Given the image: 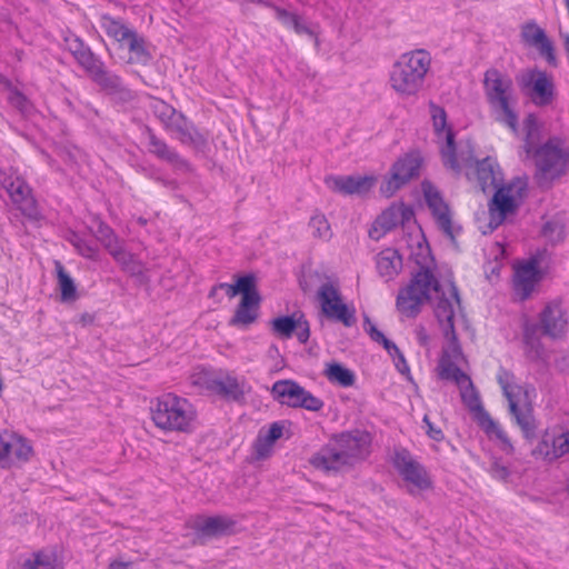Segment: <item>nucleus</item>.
Returning <instances> with one entry per match:
<instances>
[{"label":"nucleus","mask_w":569,"mask_h":569,"mask_svg":"<svg viewBox=\"0 0 569 569\" xmlns=\"http://www.w3.org/2000/svg\"><path fill=\"white\" fill-rule=\"evenodd\" d=\"M515 375L510 370L500 367L497 373V381L502 389L503 396L507 398L509 403V410L511 416L515 418L517 425L520 427L525 439L532 442L537 438V423L532 415L531 407L522 410L516 400V392L521 391V386L515 385Z\"/></svg>","instance_id":"nucleus-6"},{"label":"nucleus","mask_w":569,"mask_h":569,"mask_svg":"<svg viewBox=\"0 0 569 569\" xmlns=\"http://www.w3.org/2000/svg\"><path fill=\"white\" fill-rule=\"evenodd\" d=\"M77 62L90 78L104 64L100 57L93 53L91 49H88L82 54H80V57L77 59Z\"/></svg>","instance_id":"nucleus-47"},{"label":"nucleus","mask_w":569,"mask_h":569,"mask_svg":"<svg viewBox=\"0 0 569 569\" xmlns=\"http://www.w3.org/2000/svg\"><path fill=\"white\" fill-rule=\"evenodd\" d=\"M234 284L237 295H241V299L261 300L257 289V277L253 273L238 276Z\"/></svg>","instance_id":"nucleus-42"},{"label":"nucleus","mask_w":569,"mask_h":569,"mask_svg":"<svg viewBox=\"0 0 569 569\" xmlns=\"http://www.w3.org/2000/svg\"><path fill=\"white\" fill-rule=\"evenodd\" d=\"M244 382H239L237 378L231 376H226L224 378H213L207 382L209 390L216 392L228 401L234 402L244 401Z\"/></svg>","instance_id":"nucleus-24"},{"label":"nucleus","mask_w":569,"mask_h":569,"mask_svg":"<svg viewBox=\"0 0 569 569\" xmlns=\"http://www.w3.org/2000/svg\"><path fill=\"white\" fill-rule=\"evenodd\" d=\"M482 83L488 104L513 96L512 79L496 68H490L485 72Z\"/></svg>","instance_id":"nucleus-18"},{"label":"nucleus","mask_w":569,"mask_h":569,"mask_svg":"<svg viewBox=\"0 0 569 569\" xmlns=\"http://www.w3.org/2000/svg\"><path fill=\"white\" fill-rule=\"evenodd\" d=\"M2 187L17 210L31 221H39L43 218L32 188L20 176H8L2 180Z\"/></svg>","instance_id":"nucleus-10"},{"label":"nucleus","mask_w":569,"mask_h":569,"mask_svg":"<svg viewBox=\"0 0 569 569\" xmlns=\"http://www.w3.org/2000/svg\"><path fill=\"white\" fill-rule=\"evenodd\" d=\"M58 286L61 292L62 301H73L77 298V287L73 279L66 271L63 264L59 261H54Z\"/></svg>","instance_id":"nucleus-40"},{"label":"nucleus","mask_w":569,"mask_h":569,"mask_svg":"<svg viewBox=\"0 0 569 569\" xmlns=\"http://www.w3.org/2000/svg\"><path fill=\"white\" fill-rule=\"evenodd\" d=\"M67 240L74 247L77 252L91 260H97L99 248L93 240L84 239L79 232L70 231Z\"/></svg>","instance_id":"nucleus-41"},{"label":"nucleus","mask_w":569,"mask_h":569,"mask_svg":"<svg viewBox=\"0 0 569 569\" xmlns=\"http://www.w3.org/2000/svg\"><path fill=\"white\" fill-rule=\"evenodd\" d=\"M546 31L540 28L535 21L527 22L522 26L521 38L525 43L535 46L545 38Z\"/></svg>","instance_id":"nucleus-48"},{"label":"nucleus","mask_w":569,"mask_h":569,"mask_svg":"<svg viewBox=\"0 0 569 569\" xmlns=\"http://www.w3.org/2000/svg\"><path fill=\"white\" fill-rule=\"evenodd\" d=\"M398 226H401L399 221L398 206L397 203H392L375 220L369 230V237L373 240H379L382 236Z\"/></svg>","instance_id":"nucleus-30"},{"label":"nucleus","mask_w":569,"mask_h":569,"mask_svg":"<svg viewBox=\"0 0 569 569\" xmlns=\"http://www.w3.org/2000/svg\"><path fill=\"white\" fill-rule=\"evenodd\" d=\"M282 431L283 426L281 422H273L270 425L269 430L266 433H262V438L273 446L274 442L282 437Z\"/></svg>","instance_id":"nucleus-62"},{"label":"nucleus","mask_w":569,"mask_h":569,"mask_svg":"<svg viewBox=\"0 0 569 569\" xmlns=\"http://www.w3.org/2000/svg\"><path fill=\"white\" fill-rule=\"evenodd\" d=\"M9 101L20 111H26L29 106L28 98L17 88L10 90Z\"/></svg>","instance_id":"nucleus-60"},{"label":"nucleus","mask_w":569,"mask_h":569,"mask_svg":"<svg viewBox=\"0 0 569 569\" xmlns=\"http://www.w3.org/2000/svg\"><path fill=\"white\" fill-rule=\"evenodd\" d=\"M422 158L419 151H411L399 157L390 168V176L380 186V193L392 197L399 189L406 186L411 179L418 178Z\"/></svg>","instance_id":"nucleus-9"},{"label":"nucleus","mask_w":569,"mask_h":569,"mask_svg":"<svg viewBox=\"0 0 569 569\" xmlns=\"http://www.w3.org/2000/svg\"><path fill=\"white\" fill-rule=\"evenodd\" d=\"M533 47L538 49L540 56L543 57L550 66L557 67L558 61L555 53V47L547 33L545 34V38Z\"/></svg>","instance_id":"nucleus-53"},{"label":"nucleus","mask_w":569,"mask_h":569,"mask_svg":"<svg viewBox=\"0 0 569 569\" xmlns=\"http://www.w3.org/2000/svg\"><path fill=\"white\" fill-rule=\"evenodd\" d=\"M528 158H532L537 167L536 179L540 187L549 180L560 178L566 172L569 160V153L561 147L558 138H550L543 144L532 147V152Z\"/></svg>","instance_id":"nucleus-4"},{"label":"nucleus","mask_w":569,"mask_h":569,"mask_svg":"<svg viewBox=\"0 0 569 569\" xmlns=\"http://www.w3.org/2000/svg\"><path fill=\"white\" fill-rule=\"evenodd\" d=\"M419 270L412 276L410 282L399 290L397 296V309L408 318H416L421 311V305L431 299L430 290L437 293V302L433 307L443 336L450 340L453 353H460L461 348L455 330V310L451 301L446 297L439 280L435 277L430 267L417 260Z\"/></svg>","instance_id":"nucleus-1"},{"label":"nucleus","mask_w":569,"mask_h":569,"mask_svg":"<svg viewBox=\"0 0 569 569\" xmlns=\"http://www.w3.org/2000/svg\"><path fill=\"white\" fill-rule=\"evenodd\" d=\"M150 107L153 114L161 121L163 127L170 130L180 112L161 99H154Z\"/></svg>","instance_id":"nucleus-43"},{"label":"nucleus","mask_w":569,"mask_h":569,"mask_svg":"<svg viewBox=\"0 0 569 569\" xmlns=\"http://www.w3.org/2000/svg\"><path fill=\"white\" fill-rule=\"evenodd\" d=\"M142 136L148 140L149 153L169 163L176 170L191 171L190 162L182 158L173 148L169 147L164 140L158 138L150 127L144 126Z\"/></svg>","instance_id":"nucleus-16"},{"label":"nucleus","mask_w":569,"mask_h":569,"mask_svg":"<svg viewBox=\"0 0 569 569\" xmlns=\"http://www.w3.org/2000/svg\"><path fill=\"white\" fill-rule=\"evenodd\" d=\"M325 375L330 382L337 383L343 388L351 387L356 382L353 371L339 362L329 363L325 370Z\"/></svg>","instance_id":"nucleus-39"},{"label":"nucleus","mask_w":569,"mask_h":569,"mask_svg":"<svg viewBox=\"0 0 569 569\" xmlns=\"http://www.w3.org/2000/svg\"><path fill=\"white\" fill-rule=\"evenodd\" d=\"M551 439H553V435H549L546 432L538 445L531 450V455L536 459H543L548 461H552L551 455H553V448L551 447Z\"/></svg>","instance_id":"nucleus-50"},{"label":"nucleus","mask_w":569,"mask_h":569,"mask_svg":"<svg viewBox=\"0 0 569 569\" xmlns=\"http://www.w3.org/2000/svg\"><path fill=\"white\" fill-rule=\"evenodd\" d=\"M550 441L551 447L553 448V455H551V459L556 460L569 452V431L561 432L558 436L553 435V439Z\"/></svg>","instance_id":"nucleus-52"},{"label":"nucleus","mask_w":569,"mask_h":569,"mask_svg":"<svg viewBox=\"0 0 569 569\" xmlns=\"http://www.w3.org/2000/svg\"><path fill=\"white\" fill-rule=\"evenodd\" d=\"M531 87V100L538 107L549 106L555 99V84L546 71L532 70L526 83Z\"/></svg>","instance_id":"nucleus-21"},{"label":"nucleus","mask_w":569,"mask_h":569,"mask_svg":"<svg viewBox=\"0 0 569 569\" xmlns=\"http://www.w3.org/2000/svg\"><path fill=\"white\" fill-rule=\"evenodd\" d=\"M295 311L291 315L279 316L270 320L271 332L282 339H290L297 330L298 315Z\"/></svg>","instance_id":"nucleus-37"},{"label":"nucleus","mask_w":569,"mask_h":569,"mask_svg":"<svg viewBox=\"0 0 569 569\" xmlns=\"http://www.w3.org/2000/svg\"><path fill=\"white\" fill-rule=\"evenodd\" d=\"M542 279V272L539 269V262L536 258L518 266L515 270L513 291L519 301L528 300L535 289L536 283Z\"/></svg>","instance_id":"nucleus-17"},{"label":"nucleus","mask_w":569,"mask_h":569,"mask_svg":"<svg viewBox=\"0 0 569 569\" xmlns=\"http://www.w3.org/2000/svg\"><path fill=\"white\" fill-rule=\"evenodd\" d=\"M430 63V53L423 49L402 54L392 66L391 87L402 96L416 94L422 88Z\"/></svg>","instance_id":"nucleus-3"},{"label":"nucleus","mask_w":569,"mask_h":569,"mask_svg":"<svg viewBox=\"0 0 569 569\" xmlns=\"http://www.w3.org/2000/svg\"><path fill=\"white\" fill-rule=\"evenodd\" d=\"M100 26L108 37L113 38L121 46L134 31L128 28L120 19H116L108 13L101 16Z\"/></svg>","instance_id":"nucleus-34"},{"label":"nucleus","mask_w":569,"mask_h":569,"mask_svg":"<svg viewBox=\"0 0 569 569\" xmlns=\"http://www.w3.org/2000/svg\"><path fill=\"white\" fill-rule=\"evenodd\" d=\"M112 258L120 264L121 269L132 277H138L143 273V263L132 253L126 251L121 246L111 253Z\"/></svg>","instance_id":"nucleus-38"},{"label":"nucleus","mask_w":569,"mask_h":569,"mask_svg":"<svg viewBox=\"0 0 569 569\" xmlns=\"http://www.w3.org/2000/svg\"><path fill=\"white\" fill-rule=\"evenodd\" d=\"M12 442L0 435V466L6 468L11 466Z\"/></svg>","instance_id":"nucleus-59"},{"label":"nucleus","mask_w":569,"mask_h":569,"mask_svg":"<svg viewBox=\"0 0 569 569\" xmlns=\"http://www.w3.org/2000/svg\"><path fill=\"white\" fill-rule=\"evenodd\" d=\"M466 387H461L460 397L462 403L469 410L472 419L476 421L478 427L489 437L495 436L501 443L502 450L511 455L515 448L500 426L491 418L489 412L485 409L480 395L476 389L471 378L466 382Z\"/></svg>","instance_id":"nucleus-5"},{"label":"nucleus","mask_w":569,"mask_h":569,"mask_svg":"<svg viewBox=\"0 0 569 569\" xmlns=\"http://www.w3.org/2000/svg\"><path fill=\"white\" fill-rule=\"evenodd\" d=\"M91 80L99 86L101 90L113 96L121 102H129L134 98L133 92L123 84L122 79L108 70L106 64L91 77Z\"/></svg>","instance_id":"nucleus-20"},{"label":"nucleus","mask_w":569,"mask_h":569,"mask_svg":"<svg viewBox=\"0 0 569 569\" xmlns=\"http://www.w3.org/2000/svg\"><path fill=\"white\" fill-rule=\"evenodd\" d=\"M440 153L443 166L456 173H460L462 170L459 160L467 167H473L476 161H478L475 157L473 142L470 139L465 141V146L458 152L456 134L452 128L447 130L446 144L441 148Z\"/></svg>","instance_id":"nucleus-13"},{"label":"nucleus","mask_w":569,"mask_h":569,"mask_svg":"<svg viewBox=\"0 0 569 569\" xmlns=\"http://www.w3.org/2000/svg\"><path fill=\"white\" fill-rule=\"evenodd\" d=\"M538 325L526 320L522 327V342L526 357L530 361H539L545 357V346L539 337Z\"/></svg>","instance_id":"nucleus-28"},{"label":"nucleus","mask_w":569,"mask_h":569,"mask_svg":"<svg viewBox=\"0 0 569 569\" xmlns=\"http://www.w3.org/2000/svg\"><path fill=\"white\" fill-rule=\"evenodd\" d=\"M490 475L498 480L506 481L510 476V470L507 466L501 465L498 460H495L489 469Z\"/></svg>","instance_id":"nucleus-63"},{"label":"nucleus","mask_w":569,"mask_h":569,"mask_svg":"<svg viewBox=\"0 0 569 569\" xmlns=\"http://www.w3.org/2000/svg\"><path fill=\"white\" fill-rule=\"evenodd\" d=\"M429 107H430L435 132L438 136L441 134L443 131L447 132L449 127L447 126V112H446L445 108H442L433 102H430Z\"/></svg>","instance_id":"nucleus-49"},{"label":"nucleus","mask_w":569,"mask_h":569,"mask_svg":"<svg viewBox=\"0 0 569 569\" xmlns=\"http://www.w3.org/2000/svg\"><path fill=\"white\" fill-rule=\"evenodd\" d=\"M297 323V330L295 331L297 339L300 343L305 345L310 338V325L302 311L298 315Z\"/></svg>","instance_id":"nucleus-57"},{"label":"nucleus","mask_w":569,"mask_h":569,"mask_svg":"<svg viewBox=\"0 0 569 569\" xmlns=\"http://www.w3.org/2000/svg\"><path fill=\"white\" fill-rule=\"evenodd\" d=\"M271 397L281 406L299 408L305 388L296 380L283 379L276 381L270 390Z\"/></svg>","instance_id":"nucleus-23"},{"label":"nucleus","mask_w":569,"mask_h":569,"mask_svg":"<svg viewBox=\"0 0 569 569\" xmlns=\"http://www.w3.org/2000/svg\"><path fill=\"white\" fill-rule=\"evenodd\" d=\"M423 197L428 208L435 218L438 228L449 238L452 247L459 251V243L457 241V234L462 231L461 226H453L450 207L443 200L441 192L433 186L429 180H425L421 183Z\"/></svg>","instance_id":"nucleus-8"},{"label":"nucleus","mask_w":569,"mask_h":569,"mask_svg":"<svg viewBox=\"0 0 569 569\" xmlns=\"http://www.w3.org/2000/svg\"><path fill=\"white\" fill-rule=\"evenodd\" d=\"M237 522L227 516L207 517L197 523V532L200 537L218 538L234 533Z\"/></svg>","instance_id":"nucleus-25"},{"label":"nucleus","mask_w":569,"mask_h":569,"mask_svg":"<svg viewBox=\"0 0 569 569\" xmlns=\"http://www.w3.org/2000/svg\"><path fill=\"white\" fill-rule=\"evenodd\" d=\"M317 298L321 307V313L329 320L341 322L345 327H352L357 322L356 310L349 308L342 300L337 287L331 282L320 286Z\"/></svg>","instance_id":"nucleus-11"},{"label":"nucleus","mask_w":569,"mask_h":569,"mask_svg":"<svg viewBox=\"0 0 569 569\" xmlns=\"http://www.w3.org/2000/svg\"><path fill=\"white\" fill-rule=\"evenodd\" d=\"M475 167L478 183L483 192L491 187L497 188L502 184L500 168L491 157H486L480 161H476Z\"/></svg>","instance_id":"nucleus-27"},{"label":"nucleus","mask_w":569,"mask_h":569,"mask_svg":"<svg viewBox=\"0 0 569 569\" xmlns=\"http://www.w3.org/2000/svg\"><path fill=\"white\" fill-rule=\"evenodd\" d=\"M170 130L179 133L181 143L189 144L197 151H203L208 146L207 138L183 113H179L177 121H174Z\"/></svg>","instance_id":"nucleus-26"},{"label":"nucleus","mask_w":569,"mask_h":569,"mask_svg":"<svg viewBox=\"0 0 569 569\" xmlns=\"http://www.w3.org/2000/svg\"><path fill=\"white\" fill-rule=\"evenodd\" d=\"M515 188L517 196L522 198L523 192L527 190V183L517 179V182L501 184L495 188L496 191L488 203L490 216L489 223L487 226L488 230H485L483 234L493 232L503 223L509 213H515L517 211L520 203L516 196L511 193Z\"/></svg>","instance_id":"nucleus-7"},{"label":"nucleus","mask_w":569,"mask_h":569,"mask_svg":"<svg viewBox=\"0 0 569 569\" xmlns=\"http://www.w3.org/2000/svg\"><path fill=\"white\" fill-rule=\"evenodd\" d=\"M395 467L405 481L410 482L419 490L432 488V480L426 468L420 462L412 459L407 450L396 453Z\"/></svg>","instance_id":"nucleus-15"},{"label":"nucleus","mask_w":569,"mask_h":569,"mask_svg":"<svg viewBox=\"0 0 569 569\" xmlns=\"http://www.w3.org/2000/svg\"><path fill=\"white\" fill-rule=\"evenodd\" d=\"M523 129L526 132L523 139V150L527 156H530L532 152V147L536 144V141L540 134L538 119L535 113H529L526 117L523 120Z\"/></svg>","instance_id":"nucleus-45"},{"label":"nucleus","mask_w":569,"mask_h":569,"mask_svg":"<svg viewBox=\"0 0 569 569\" xmlns=\"http://www.w3.org/2000/svg\"><path fill=\"white\" fill-rule=\"evenodd\" d=\"M151 418L164 431L191 433L194 430L197 412L186 398L167 393L159 397L151 407Z\"/></svg>","instance_id":"nucleus-2"},{"label":"nucleus","mask_w":569,"mask_h":569,"mask_svg":"<svg viewBox=\"0 0 569 569\" xmlns=\"http://www.w3.org/2000/svg\"><path fill=\"white\" fill-rule=\"evenodd\" d=\"M260 302L261 300L240 299L234 315L229 320V326L246 328L253 323L258 318Z\"/></svg>","instance_id":"nucleus-32"},{"label":"nucleus","mask_w":569,"mask_h":569,"mask_svg":"<svg viewBox=\"0 0 569 569\" xmlns=\"http://www.w3.org/2000/svg\"><path fill=\"white\" fill-rule=\"evenodd\" d=\"M11 438L13 439V441H11V462L13 461V458L18 462H27L33 453L31 445L22 437L11 436Z\"/></svg>","instance_id":"nucleus-46"},{"label":"nucleus","mask_w":569,"mask_h":569,"mask_svg":"<svg viewBox=\"0 0 569 569\" xmlns=\"http://www.w3.org/2000/svg\"><path fill=\"white\" fill-rule=\"evenodd\" d=\"M513 97H508L502 100L489 104L491 111L495 113V119L507 126L515 134L519 133L518 113L513 109Z\"/></svg>","instance_id":"nucleus-29"},{"label":"nucleus","mask_w":569,"mask_h":569,"mask_svg":"<svg viewBox=\"0 0 569 569\" xmlns=\"http://www.w3.org/2000/svg\"><path fill=\"white\" fill-rule=\"evenodd\" d=\"M422 422L426 426V432H427L429 438H431L432 440H435L437 442H440V441H442L445 439L443 431L439 427H436L430 421V419H429V417L427 415H425V417L422 419Z\"/></svg>","instance_id":"nucleus-61"},{"label":"nucleus","mask_w":569,"mask_h":569,"mask_svg":"<svg viewBox=\"0 0 569 569\" xmlns=\"http://www.w3.org/2000/svg\"><path fill=\"white\" fill-rule=\"evenodd\" d=\"M402 269V258L397 249L387 248L377 254V270L381 277L392 279Z\"/></svg>","instance_id":"nucleus-31"},{"label":"nucleus","mask_w":569,"mask_h":569,"mask_svg":"<svg viewBox=\"0 0 569 569\" xmlns=\"http://www.w3.org/2000/svg\"><path fill=\"white\" fill-rule=\"evenodd\" d=\"M332 440L340 447L352 466L366 459L370 453L371 436L367 431L355 429L335 435Z\"/></svg>","instance_id":"nucleus-14"},{"label":"nucleus","mask_w":569,"mask_h":569,"mask_svg":"<svg viewBox=\"0 0 569 569\" xmlns=\"http://www.w3.org/2000/svg\"><path fill=\"white\" fill-rule=\"evenodd\" d=\"M268 7L274 10L277 19L287 28L293 29V31L298 34H308L310 37L317 38L313 30L303 22L299 14L290 12L287 9L274 6L272 3L268 4ZM316 42L318 43V39H316Z\"/></svg>","instance_id":"nucleus-33"},{"label":"nucleus","mask_w":569,"mask_h":569,"mask_svg":"<svg viewBox=\"0 0 569 569\" xmlns=\"http://www.w3.org/2000/svg\"><path fill=\"white\" fill-rule=\"evenodd\" d=\"M93 234L97 241H99L110 254L113 250H117L122 246L112 228L103 221H98V226L96 231H93Z\"/></svg>","instance_id":"nucleus-44"},{"label":"nucleus","mask_w":569,"mask_h":569,"mask_svg":"<svg viewBox=\"0 0 569 569\" xmlns=\"http://www.w3.org/2000/svg\"><path fill=\"white\" fill-rule=\"evenodd\" d=\"M365 330L369 335L370 339L379 343L386 336L371 323L368 316H365Z\"/></svg>","instance_id":"nucleus-64"},{"label":"nucleus","mask_w":569,"mask_h":569,"mask_svg":"<svg viewBox=\"0 0 569 569\" xmlns=\"http://www.w3.org/2000/svg\"><path fill=\"white\" fill-rule=\"evenodd\" d=\"M325 403L323 401L315 397L310 391L305 389V395L301 398L300 407L302 409H306L308 411L318 412L323 408Z\"/></svg>","instance_id":"nucleus-56"},{"label":"nucleus","mask_w":569,"mask_h":569,"mask_svg":"<svg viewBox=\"0 0 569 569\" xmlns=\"http://www.w3.org/2000/svg\"><path fill=\"white\" fill-rule=\"evenodd\" d=\"M142 172L144 173L146 177L161 183L166 188H169L171 190H176L178 188V182L176 180L163 178L160 174V170L154 166L142 168Z\"/></svg>","instance_id":"nucleus-54"},{"label":"nucleus","mask_w":569,"mask_h":569,"mask_svg":"<svg viewBox=\"0 0 569 569\" xmlns=\"http://www.w3.org/2000/svg\"><path fill=\"white\" fill-rule=\"evenodd\" d=\"M310 228L313 229V236L318 238H330V224L325 214H315L309 222Z\"/></svg>","instance_id":"nucleus-51"},{"label":"nucleus","mask_w":569,"mask_h":569,"mask_svg":"<svg viewBox=\"0 0 569 569\" xmlns=\"http://www.w3.org/2000/svg\"><path fill=\"white\" fill-rule=\"evenodd\" d=\"M377 178L373 176H337L328 177L326 183L337 193L366 194L375 186Z\"/></svg>","instance_id":"nucleus-19"},{"label":"nucleus","mask_w":569,"mask_h":569,"mask_svg":"<svg viewBox=\"0 0 569 569\" xmlns=\"http://www.w3.org/2000/svg\"><path fill=\"white\" fill-rule=\"evenodd\" d=\"M542 234L555 241H561L565 238V226L558 221H547L542 227Z\"/></svg>","instance_id":"nucleus-55"},{"label":"nucleus","mask_w":569,"mask_h":569,"mask_svg":"<svg viewBox=\"0 0 569 569\" xmlns=\"http://www.w3.org/2000/svg\"><path fill=\"white\" fill-rule=\"evenodd\" d=\"M538 329L542 336L553 340L562 338L568 331L567 311L560 299H555L545 305L539 313Z\"/></svg>","instance_id":"nucleus-12"},{"label":"nucleus","mask_w":569,"mask_h":569,"mask_svg":"<svg viewBox=\"0 0 569 569\" xmlns=\"http://www.w3.org/2000/svg\"><path fill=\"white\" fill-rule=\"evenodd\" d=\"M272 445H270L269 442L266 441V439L262 438V431H260L253 443L256 458L259 460L268 458L272 451Z\"/></svg>","instance_id":"nucleus-58"},{"label":"nucleus","mask_w":569,"mask_h":569,"mask_svg":"<svg viewBox=\"0 0 569 569\" xmlns=\"http://www.w3.org/2000/svg\"><path fill=\"white\" fill-rule=\"evenodd\" d=\"M310 462L315 468L326 471H339L343 467H352V463L336 442L323 446L312 456Z\"/></svg>","instance_id":"nucleus-22"},{"label":"nucleus","mask_w":569,"mask_h":569,"mask_svg":"<svg viewBox=\"0 0 569 569\" xmlns=\"http://www.w3.org/2000/svg\"><path fill=\"white\" fill-rule=\"evenodd\" d=\"M123 46H127L131 53L130 61L142 66L151 61L152 56L147 48L146 40L142 36H139L136 30L124 41Z\"/></svg>","instance_id":"nucleus-35"},{"label":"nucleus","mask_w":569,"mask_h":569,"mask_svg":"<svg viewBox=\"0 0 569 569\" xmlns=\"http://www.w3.org/2000/svg\"><path fill=\"white\" fill-rule=\"evenodd\" d=\"M439 377L443 380H452L460 387L470 379L467 373L452 362L447 350H443L439 360Z\"/></svg>","instance_id":"nucleus-36"}]
</instances>
